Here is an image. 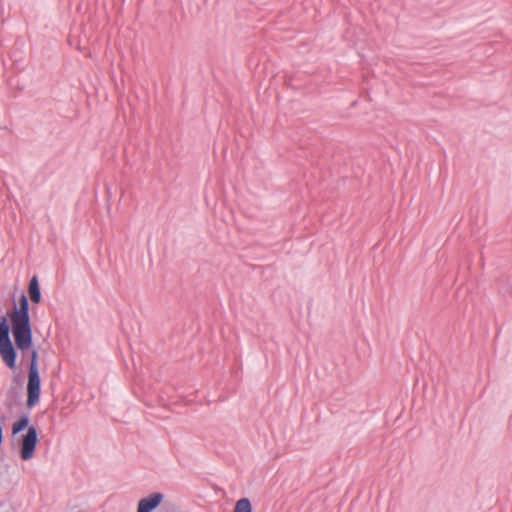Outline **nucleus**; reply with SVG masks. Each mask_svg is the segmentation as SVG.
<instances>
[{"label":"nucleus","mask_w":512,"mask_h":512,"mask_svg":"<svg viewBox=\"0 0 512 512\" xmlns=\"http://www.w3.org/2000/svg\"><path fill=\"white\" fill-rule=\"evenodd\" d=\"M10 328L5 317L0 318V356L6 366L16 368V351L10 340Z\"/></svg>","instance_id":"nucleus-3"},{"label":"nucleus","mask_w":512,"mask_h":512,"mask_svg":"<svg viewBox=\"0 0 512 512\" xmlns=\"http://www.w3.org/2000/svg\"><path fill=\"white\" fill-rule=\"evenodd\" d=\"M163 499L164 495L160 492H155L141 498L138 502L137 512H152L161 504Z\"/></svg>","instance_id":"nucleus-5"},{"label":"nucleus","mask_w":512,"mask_h":512,"mask_svg":"<svg viewBox=\"0 0 512 512\" xmlns=\"http://www.w3.org/2000/svg\"><path fill=\"white\" fill-rule=\"evenodd\" d=\"M29 298L34 304H39L42 300L40 285L37 276H33L28 285Z\"/></svg>","instance_id":"nucleus-6"},{"label":"nucleus","mask_w":512,"mask_h":512,"mask_svg":"<svg viewBox=\"0 0 512 512\" xmlns=\"http://www.w3.org/2000/svg\"><path fill=\"white\" fill-rule=\"evenodd\" d=\"M10 321L15 345L18 350L24 353L32 347L29 303L24 294L20 296L19 306L11 312Z\"/></svg>","instance_id":"nucleus-1"},{"label":"nucleus","mask_w":512,"mask_h":512,"mask_svg":"<svg viewBox=\"0 0 512 512\" xmlns=\"http://www.w3.org/2000/svg\"><path fill=\"white\" fill-rule=\"evenodd\" d=\"M29 373H39V371H38V353L36 350H32V352H31Z\"/></svg>","instance_id":"nucleus-8"},{"label":"nucleus","mask_w":512,"mask_h":512,"mask_svg":"<svg viewBox=\"0 0 512 512\" xmlns=\"http://www.w3.org/2000/svg\"><path fill=\"white\" fill-rule=\"evenodd\" d=\"M233 512H252V505L248 498L239 499L234 507Z\"/></svg>","instance_id":"nucleus-7"},{"label":"nucleus","mask_w":512,"mask_h":512,"mask_svg":"<svg viewBox=\"0 0 512 512\" xmlns=\"http://www.w3.org/2000/svg\"><path fill=\"white\" fill-rule=\"evenodd\" d=\"M29 422V416L22 415L12 424L11 427L12 436L17 435L26 429V433L23 434L18 440L19 457L23 461H29L34 457L38 443L37 429L35 426H29Z\"/></svg>","instance_id":"nucleus-2"},{"label":"nucleus","mask_w":512,"mask_h":512,"mask_svg":"<svg viewBox=\"0 0 512 512\" xmlns=\"http://www.w3.org/2000/svg\"><path fill=\"white\" fill-rule=\"evenodd\" d=\"M41 394V380L39 373H28L27 400L28 408H33L39 403Z\"/></svg>","instance_id":"nucleus-4"}]
</instances>
